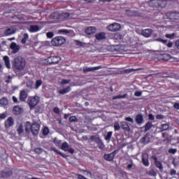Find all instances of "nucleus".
I'll return each mask as SVG.
<instances>
[{"instance_id":"obj_47","label":"nucleus","mask_w":179,"mask_h":179,"mask_svg":"<svg viewBox=\"0 0 179 179\" xmlns=\"http://www.w3.org/2000/svg\"><path fill=\"white\" fill-rule=\"evenodd\" d=\"M69 120V122H77L78 117H76V116H71Z\"/></svg>"},{"instance_id":"obj_56","label":"nucleus","mask_w":179,"mask_h":179,"mask_svg":"<svg viewBox=\"0 0 179 179\" xmlns=\"http://www.w3.org/2000/svg\"><path fill=\"white\" fill-rule=\"evenodd\" d=\"M177 174V171L176 169H171L170 176H176Z\"/></svg>"},{"instance_id":"obj_31","label":"nucleus","mask_w":179,"mask_h":179,"mask_svg":"<svg viewBox=\"0 0 179 179\" xmlns=\"http://www.w3.org/2000/svg\"><path fill=\"white\" fill-rule=\"evenodd\" d=\"M152 127H153V124L152 123V122L150 121L148 122L144 126L145 132H148V131H150V129H152Z\"/></svg>"},{"instance_id":"obj_15","label":"nucleus","mask_w":179,"mask_h":179,"mask_svg":"<svg viewBox=\"0 0 179 179\" xmlns=\"http://www.w3.org/2000/svg\"><path fill=\"white\" fill-rule=\"evenodd\" d=\"M101 69V66H94V67H86L83 69L84 73H87V72H94V71H99Z\"/></svg>"},{"instance_id":"obj_12","label":"nucleus","mask_w":179,"mask_h":179,"mask_svg":"<svg viewBox=\"0 0 179 179\" xmlns=\"http://www.w3.org/2000/svg\"><path fill=\"white\" fill-rule=\"evenodd\" d=\"M151 157H152V160H154L156 167L157 169H159L160 170V171H162V170L164 169L163 164H162V162H160V161L157 160V156L152 155Z\"/></svg>"},{"instance_id":"obj_26","label":"nucleus","mask_w":179,"mask_h":179,"mask_svg":"<svg viewBox=\"0 0 179 179\" xmlns=\"http://www.w3.org/2000/svg\"><path fill=\"white\" fill-rule=\"evenodd\" d=\"M103 158L105 160H106V162H113V160H114V155H113L111 153L105 154L103 155Z\"/></svg>"},{"instance_id":"obj_21","label":"nucleus","mask_w":179,"mask_h":179,"mask_svg":"<svg viewBox=\"0 0 179 179\" xmlns=\"http://www.w3.org/2000/svg\"><path fill=\"white\" fill-rule=\"evenodd\" d=\"M135 121L136 124L141 125L143 122V115L142 113L138 114L135 117Z\"/></svg>"},{"instance_id":"obj_33","label":"nucleus","mask_w":179,"mask_h":179,"mask_svg":"<svg viewBox=\"0 0 179 179\" xmlns=\"http://www.w3.org/2000/svg\"><path fill=\"white\" fill-rule=\"evenodd\" d=\"M128 94H124L123 95H116L113 96V100H120L121 99H127Z\"/></svg>"},{"instance_id":"obj_58","label":"nucleus","mask_w":179,"mask_h":179,"mask_svg":"<svg viewBox=\"0 0 179 179\" xmlns=\"http://www.w3.org/2000/svg\"><path fill=\"white\" fill-rule=\"evenodd\" d=\"M67 152L71 153V155H73L75 153V150L73 148L69 147Z\"/></svg>"},{"instance_id":"obj_40","label":"nucleus","mask_w":179,"mask_h":179,"mask_svg":"<svg viewBox=\"0 0 179 179\" xmlns=\"http://www.w3.org/2000/svg\"><path fill=\"white\" fill-rule=\"evenodd\" d=\"M28 38H29V34H24L21 41L22 44H26V41H27Z\"/></svg>"},{"instance_id":"obj_39","label":"nucleus","mask_w":179,"mask_h":179,"mask_svg":"<svg viewBox=\"0 0 179 179\" xmlns=\"http://www.w3.org/2000/svg\"><path fill=\"white\" fill-rule=\"evenodd\" d=\"M53 143H55V146H57L58 148H61L62 145V141L58 139H55Z\"/></svg>"},{"instance_id":"obj_17","label":"nucleus","mask_w":179,"mask_h":179,"mask_svg":"<svg viewBox=\"0 0 179 179\" xmlns=\"http://www.w3.org/2000/svg\"><path fill=\"white\" fill-rule=\"evenodd\" d=\"M169 16L171 20H179V12H171L169 13Z\"/></svg>"},{"instance_id":"obj_50","label":"nucleus","mask_w":179,"mask_h":179,"mask_svg":"<svg viewBox=\"0 0 179 179\" xmlns=\"http://www.w3.org/2000/svg\"><path fill=\"white\" fill-rule=\"evenodd\" d=\"M125 121H128V122H131V124H134V119L131 117H127L124 118Z\"/></svg>"},{"instance_id":"obj_25","label":"nucleus","mask_w":179,"mask_h":179,"mask_svg":"<svg viewBox=\"0 0 179 179\" xmlns=\"http://www.w3.org/2000/svg\"><path fill=\"white\" fill-rule=\"evenodd\" d=\"M96 40H106V32H100L95 35Z\"/></svg>"},{"instance_id":"obj_63","label":"nucleus","mask_w":179,"mask_h":179,"mask_svg":"<svg viewBox=\"0 0 179 179\" xmlns=\"http://www.w3.org/2000/svg\"><path fill=\"white\" fill-rule=\"evenodd\" d=\"M69 82L70 81L69 80L64 79L62 80V85H68V83H69Z\"/></svg>"},{"instance_id":"obj_46","label":"nucleus","mask_w":179,"mask_h":179,"mask_svg":"<svg viewBox=\"0 0 179 179\" xmlns=\"http://www.w3.org/2000/svg\"><path fill=\"white\" fill-rule=\"evenodd\" d=\"M113 127H114L115 131H120V129H121V126H120V123L118 122H115Z\"/></svg>"},{"instance_id":"obj_42","label":"nucleus","mask_w":179,"mask_h":179,"mask_svg":"<svg viewBox=\"0 0 179 179\" xmlns=\"http://www.w3.org/2000/svg\"><path fill=\"white\" fill-rule=\"evenodd\" d=\"M177 152H178L177 148H169L168 150V153H169V155H176Z\"/></svg>"},{"instance_id":"obj_20","label":"nucleus","mask_w":179,"mask_h":179,"mask_svg":"<svg viewBox=\"0 0 179 179\" xmlns=\"http://www.w3.org/2000/svg\"><path fill=\"white\" fill-rule=\"evenodd\" d=\"M51 150L52 152H55V153H57V155H59V156H62V157H63L64 159H66L68 157V155H66V154L57 150V148H55V147H52Z\"/></svg>"},{"instance_id":"obj_36","label":"nucleus","mask_w":179,"mask_h":179,"mask_svg":"<svg viewBox=\"0 0 179 179\" xmlns=\"http://www.w3.org/2000/svg\"><path fill=\"white\" fill-rule=\"evenodd\" d=\"M15 31L12 28L6 29L4 31L6 36H10V34H14Z\"/></svg>"},{"instance_id":"obj_52","label":"nucleus","mask_w":179,"mask_h":179,"mask_svg":"<svg viewBox=\"0 0 179 179\" xmlns=\"http://www.w3.org/2000/svg\"><path fill=\"white\" fill-rule=\"evenodd\" d=\"M53 113H55V114H59V113H60L59 108H58V107H55V108H53Z\"/></svg>"},{"instance_id":"obj_32","label":"nucleus","mask_w":179,"mask_h":179,"mask_svg":"<svg viewBox=\"0 0 179 179\" xmlns=\"http://www.w3.org/2000/svg\"><path fill=\"white\" fill-rule=\"evenodd\" d=\"M71 92V87H67L66 88H64L62 90H59V94H66V93H69Z\"/></svg>"},{"instance_id":"obj_18","label":"nucleus","mask_w":179,"mask_h":179,"mask_svg":"<svg viewBox=\"0 0 179 179\" xmlns=\"http://www.w3.org/2000/svg\"><path fill=\"white\" fill-rule=\"evenodd\" d=\"M27 92H26V90H22L20 92V101H26L27 99Z\"/></svg>"},{"instance_id":"obj_19","label":"nucleus","mask_w":179,"mask_h":179,"mask_svg":"<svg viewBox=\"0 0 179 179\" xmlns=\"http://www.w3.org/2000/svg\"><path fill=\"white\" fill-rule=\"evenodd\" d=\"M10 50H13V54H16L17 52H19V50H20L19 45H17V44H16V43L15 42L10 44Z\"/></svg>"},{"instance_id":"obj_4","label":"nucleus","mask_w":179,"mask_h":179,"mask_svg":"<svg viewBox=\"0 0 179 179\" xmlns=\"http://www.w3.org/2000/svg\"><path fill=\"white\" fill-rule=\"evenodd\" d=\"M66 40L63 36H56L53 38L51 41V44L54 47H61L63 44H65Z\"/></svg>"},{"instance_id":"obj_55","label":"nucleus","mask_w":179,"mask_h":179,"mask_svg":"<svg viewBox=\"0 0 179 179\" xmlns=\"http://www.w3.org/2000/svg\"><path fill=\"white\" fill-rule=\"evenodd\" d=\"M148 119L150 120V121H155V115H153V114L152 113H150L148 115Z\"/></svg>"},{"instance_id":"obj_59","label":"nucleus","mask_w":179,"mask_h":179,"mask_svg":"<svg viewBox=\"0 0 179 179\" xmlns=\"http://www.w3.org/2000/svg\"><path fill=\"white\" fill-rule=\"evenodd\" d=\"M140 142H141V143H146V136L142 137L140 139Z\"/></svg>"},{"instance_id":"obj_60","label":"nucleus","mask_w":179,"mask_h":179,"mask_svg":"<svg viewBox=\"0 0 179 179\" xmlns=\"http://www.w3.org/2000/svg\"><path fill=\"white\" fill-rule=\"evenodd\" d=\"M163 118H164V115H156L157 120H163Z\"/></svg>"},{"instance_id":"obj_3","label":"nucleus","mask_w":179,"mask_h":179,"mask_svg":"<svg viewBox=\"0 0 179 179\" xmlns=\"http://www.w3.org/2000/svg\"><path fill=\"white\" fill-rule=\"evenodd\" d=\"M148 5L150 8H166L167 0H150Z\"/></svg>"},{"instance_id":"obj_27","label":"nucleus","mask_w":179,"mask_h":179,"mask_svg":"<svg viewBox=\"0 0 179 179\" xmlns=\"http://www.w3.org/2000/svg\"><path fill=\"white\" fill-rule=\"evenodd\" d=\"M13 111L14 114H15L16 115H19L22 113V108L19 106H15L13 107Z\"/></svg>"},{"instance_id":"obj_57","label":"nucleus","mask_w":179,"mask_h":179,"mask_svg":"<svg viewBox=\"0 0 179 179\" xmlns=\"http://www.w3.org/2000/svg\"><path fill=\"white\" fill-rule=\"evenodd\" d=\"M134 96H136V97H141V96H142V92L136 91L134 93Z\"/></svg>"},{"instance_id":"obj_29","label":"nucleus","mask_w":179,"mask_h":179,"mask_svg":"<svg viewBox=\"0 0 179 179\" xmlns=\"http://www.w3.org/2000/svg\"><path fill=\"white\" fill-rule=\"evenodd\" d=\"M60 149H62V150H64V152H68V149H69V144H68L66 141H64L62 144Z\"/></svg>"},{"instance_id":"obj_53","label":"nucleus","mask_w":179,"mask_h":179,"mask_svg":"<svg viewBox=\"0 0 179 179\" xmlns=\"http://www.w3.org/2000/svg\"><path fill=\"white\" fill-rule=\"evenodd\" d=\"M175 48L179 51V39L176 40L175 42Z\"/></svg>"},{"instance_id":"obj_28","label":"nucleus","mask_w":179,"mask_h":179,"mask_svg":"<svg viewBox=\"0 0 179 179\" xmlns=\"http://www.w3.org/2000/svg\"><path fill=\"white\" fill-rule=\"evenodd\" d=\"M3 61L5 62V65L8 69H10V60L9 59L8 56L3 57Z\"/></svg>"},{"instance_id":"obj_37","label":"nucleus","mask_w":179,"mask_h":179,"mask_svg":"<svg viewBox=\"0 0 179 179\" xmlns=\"http://www.w3.org/2000/svg\"><path fill=\"white\" fill-rule=\"evenodd\" d=\"M170 128L168 124H162L160 126L161 132H164V131H167Z\"/></svg>"},{"instance_id":"obj_61","label":"nucleus","mask_w":179,"mask_h":179,"mask_svg":"<svg viewBox=\"0 0 179 179\" xmlns=\"http://www.w3.org/2000/svg\"><path fill=\"white\" fill-rule=\"evenodd\" d=\"M76 45H80V47L83 46V43L81 42L80 41H76Z\"/></svg>"},{"instance_id":"obj_13","label":"nucleus","mask_w":179,"mask_h":179,"mask_svg":"<svg viewBox=\"0 0 179 179\" xmlns=\"http://www.w3.org/2000/svg\"><path fill=\"white\" fill-rule=\"evenodd\" d=\"M158 59L161 61H169V59H171V55L165 52L160 53L158 55Z\"/></svg>"},{"instance_id":"obj_64","label":"nucleus","mask_w":179,"mask_h":179,"mask_svg":"<svg viewBox=\"0 0 179 179\" xmlns=\"http://www.w3.org/2000/svg\"><path fill=\"white\" fill-rule=\"evenodd\" d=\"M173 107H174V108H176V110H179V103L176 102L173 104Z\"/></svg>"},{"instance_id":"obj_41","label":"nucleus","mask_w":179,"mask_h":179,"mask_svg":"<svg viewBox=\"0 0 179 179\" xmlns=\"http://www.w3.org/2000/svg\"><path fill=\"white\" fill-rule=\"evenodd\" d=\"M115 40H122V36L120 33H116L113 36Z\"/></svg>"},{"instance_id":"obj_7","label":"nucleus","mask_w":179,"mask_h":179,"mask_svg":"<svg viewBox=\"0 0 179 179\" xmlns=\"http://www.w3.org/2000/svg\"><path fill=\"white\" fill-rule=\"evenodd\" d=\"M49 65H55L61 61V57L59 56H51L46 59Z\"/></svg>"},{"instance_id":"obj_49","label":"nucleus","mask_w":179,"mask_h":179,"mask_svg":"<svg viewBox=\"0 0 179 179\" xmlns=\"http://www.w3.org/2000/svg\"><path fill=\"white\" fill-rule=\"evenodd\" d=\"M59 33L60 34H69V31L68 29H60L59 30Z\"/></svg>"},{"instance_id":"obj_1","label":"nucleus","mask_w":179,"mask_h":179,"mask_svg":"<svg viewBox=\"0 0 179 179\" xmlns=\"http://www.w3.org/2000/svg\"><path fill=\"white\" fill-rule=\"evenodd\" d=\"M13 66L17 71H23L26 66V59L21 56H17L13 60Z\"/></svg>"},{"instance_id":"obj_44","label":"nucleus","mask_w":179,"mask_h":179,"mask_svg":"<svg viewBox=\"0 0 179 179\" xmlns=\"http://www.w3.org/2000/svg\"><path fill=\"white\" fill-rule=\"evenodd\" d=\"M112 136H113V131H108L106 136H105V141H110Z\"/></svg>"},{"instance_id":"obj_51","label":"nucleus","mask_w":179,"mask_h":179,"mask_svg":"<svg viewBox=\"0 0 179 179\" xmlns=\"http://www.w3.org/2000/svg\"><path fill=\"white\" fill-rule=\"evenodd\" d=\"M46 36L48 38H52L54 37V33L53 32H48L46 34Z\"/></svg>"},{"instance_id":"obj_24","label":"nucleus","mask_w":179,"mask_h":179,"mask_svg":"<svg viewBox=\"0 0 179 179\" xmlns=\"http://www.w3.org/2000/svg\"><path fill=\"white\" fill-rule=\"evenodd\" d=\"M13 19L15 20H20V22H24V15L23 14H17V15L13 16Z\"/></svg>"},{"instance_id":"obj_8","label":"nucleus","mask_w":179,"mask_h":179,"mask_svg":"<svg viewBox=\"0 0 179 179\" xmlns=\"http://www.w3.org/2000/svg\"><path fill=\"white\" fill-rule=\"evenodd\" d=\"M12 174H13L12 169L7 168L1 171L0 177L1 178H8V177H11Z\"/></svg>"},{"instance_id":"obj_23","label":"nucleus","mask_w":179,"mask_h":179,"mask_svg":"<svg viewBox=\"0 0 179 179\" xmlns=\"http://www.w3.org/2000/svg\"><path fill=\"white\" fill-rule=\"evenodd\" d=\"M86 34L89 36H92V34H94L96 33V27H89L85 29Z\"/></svg>"},{"instance_id":"obj_38","label":"nucleus","mask_w":179,"mask_h":179,"mask_svg":"<svg viewBox=\"0 0 179 179\" xmlns=\"http://www.w3.org/2000/svg\"><path fill=\"white\" fill-rule=\"evenodd\" d=\"M42 134H43V136H47V135H48V134H50V129L48 128V127H43Z\"/></svg>"},{"instance_id":"obj_48","label":"nucleus","mask_w":179,"mask_h":179,"mask_svg":"<svg viewBox=\"0 0 179 179\" xmlns=\"http://www.w3.org/2000/svg\"><path fill=\"white\" fill-rule=\"evenodd\" d=\"M43 148H36L34 150V152L37 153V155H41L43 153Z\"/></svg>"},{"instance_id":"obj_43","label":"nucleus","mask_w":179,"mask_h":179,"mask_svg":"<svg viewBox=\"0 0 179 179\" xmlns=\"http://www.w3.org/2000/svg\"><path fill=\"white\" fill-rule=\"evenodd\" d=\"M41 85H43V80H37L35 83V89H38Z\"/></svg>"},{"instance_id":"obj_62","label":"nucleus","mask_w":179,"mask_h":179,"mask_svg":"<svg viewBox=\"0 0 179 179\" xmlns=\"http://www.w3.org/2000/svg\"><path fill=\"white\" fill-rule=\"evenodd\" d=\"M7 115H6V113H1L0 114V118L1 120H5V118H6Z\"/></svg>"},{"instance_id":"obj_16","label":"nucleus","mask_w":179,"mask_h":179,"mask_svg":"<svg viewBox=\"0 0 179 179\" xmlns=\"http://www.w3.org/2000/svg\"><path fill=\"white\" fill-rule=\"evenodd\" d=\"M142 36L143 37H145L146 38H149L150 36H152V34L153 33V29H145L142 31Z\"/></svg>"},{"instance_id":"obj_30","label":"nucleus","mask_w":179,"mask_h":179,"mask_svg":"<svg viewBox=\"0 0 179 179\" xmlns=\"http://www.w3.org/2000/svg\"><path fill=\"white\" fill-rule=\"evenodd\" d=\"M0 104L3 106H8L9 104V100L6 97H3L0 99Z\"/></svg>"},{"instance_id":"obj_54","label":"nucleus","mask_w":179,"mask_h":179,"mask_svg":"<svg viewBox=\"0 0 179 179\" xmlns=\"http://www.w3.org/2000/svg\"><path fill=\"white\" fill-rule=\"evenodd\" d=\"M134 71H135V69H125L124 73H131L134 72Z\"/></svg>"},{"instance_id":"obj_10","label":"nucleus","mask_w":179,"mask_h":179,"mask_svg":"<svg viewBox=\"0 0 179 179\" xmlns=\"http://www.w3.org/2000/svg\"><path fill=\"white\" fill-rule=\"evenodd\" d=\"M14 124H15V120H13V117H9L4 122V127H5L6 129H9V128H10V127H13Z\"/></svg>"},{"instance_id":"obj_5","label":"nucleus","mask_w":179,"mask_h":179,"mask_svg":"<svg viewBox=\"0 0 179 179\" xmlns=\"http://www.w3.org/2000/svg\"><path fill=\"white\" fill-rule=\"evenodd\" d=\"M40 102V97L35 96H30L28 98L27 103L31 110L34 108L37 104Z\"/></svg>"},{"instance_id":"obj_22","label":"nucleus","mask_w":179,"mask_h":179,"mask_svg":"<svg viewBox=\"0 0 179 179\" xmlns=\"http://www.w3.org/2000/svg\"><path fill=\"white\" fill-rule=\"evenodd\" d=\"M29 31L30 33H37V31H40V27L38 25H30Z\"/></svg>"},{"instance_id":"obj_2","label":"nucleus","mask_w":179,"mask_h":179,"mask_svg":"<svg viewBox=\"0 0 179 179\" xmlns=\"http://www.w3.org/2000/svg\"><path fill=\"white\" fill-rule=\"evenodd\" d=\"M90 143L92 145L96 143V148H99L100 150H103L104 148H106V145H104L103 141L101 140V138H100V137H99V136H91L90 138Z\"/></svg>"},{"instance_id":"obj_11","label":"nucleus","mask_w":179,"mask_h":179,"mask_svg":"<svg viewBox=\"0 0 179 179\" xmlns=\"http://www.w3.org/2000/svg\"><path fill=\"white\" fill-rule=\"evenodd\" d=\"M121 29V24L118 23H113L108 26V30L109 31H118Z\"/></svg>"},{"instance_id":"obj_9","label":"nucleus","mask_w":179,"mask_h":179,"mask_svg":"<svg viewBox=\"0 0 179 179\" xmlns=\"http://www.w3.org/2000/svg\"><path fill=\"white\" fill-rule=\"evenodd\" d=\"M141 160L143 166L145 167H149L150 163H149V155L146 152H144L141 155Z\"/></svg>"},{"instance_id":"obj_34","label":"nucleus","mask_w":179,"mask_h":179,"mask_svg":"<svg viewBox=\"0 0 179 179\" xmlns=\"http://www.w3.org/2000/svg\"><path fill=\"white\" fill-rule=\"evenodd\" d=\"M17 132L18 135H22L24 132V129H23V124H20L17 129Z\"/></svg>"},{"instance_id":"obj_6","label":"nucleus","mask_w":179,"mask_h":179,"mask_svg":"<svg viewBox=\"0 0 179 179\" xmlns=\"http://www.w3.org/2000/svg\"><path fill=\"white\" fill-rule=\"evenodd\" d=\"M29 128H31V131L32 133V135H38V133L40 132V124L37 122H34L31 126H29Z\"/></svg>"},{"instance_id":"obj_14","label":"nucleus","mask_w":179,"mask_h":179,"mask_svg":"<svg viewBox=\"0 0 179 179\" xmlns=\"http://www.w3.org/2000/svg\"><path fill=\"white\" fill-rule=\"evenodd\" d=\"M120 127L124 132H131V127H129V124L128 122L123 121L120 123Z\"/></svg>"},{"instance_id":"obj_45","label":"nucleus","mask_w":179,"mask_h":179,"mask_svg":"<svg viewBox=\"0 0 179 179\" xmlns=\"http://www.w3.org/2000/svg\"><path fill=\"white\" fill-rule=\"evenodd\" d=\"M127 15L128 16H130L132 17V16H136V12H132L131 10H128L126 11Z\"/></svg>"},{"instance_id":"obj_35","label":"nucleus","mask_w":179,"mask_h":179,"mask_svg":"<svg viewBox=\"0 0 179 179\" xmlns=\"http://www.w3.org/2000/svg\"><path fill=\"white\" fill-rule=\"evenodd\" d=\"M31 124H30V122H27V124L25 125V132L26 134H30V131H31Z\"/></svg>"}]
</instances>
